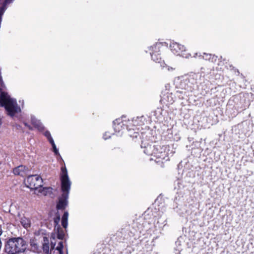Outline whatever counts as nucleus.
Wrapping results in <instances>:
<instances>
[{
    "instance_id": "f257e3e1",
    "label": "nucleus",
    "mask_w": 254,
    "mask_h": 254,
    "mask_svg": "<svg viewBox=\"0 0 254 254\" xmlns=\"http://www.w3.org/2000/svg\"><path fill=\"white\" fill-rule=\"evenodd\" d=\"M61 171V187L63 193L62 197L60 198L59 202L57 205V208L58 209H64L67 205L68 193L71 185V182L68 176L67 171L65 167H62Z\"/></svg>"
},
{
    "instance_id": "f03ea898",
    "label": "nucleus",
    "mask_w": 254,
    "mask_h": 254,
    "mask_svg": "<svg viewBox=\"0 0 254 254\" xmlns=\"http://www.w3.org/2000/svg\"><path fill=\"white\" fill-rule=\"evenodd\" d=\"M26 242L21 237L9 239L5 244V252L7 254H19L27 248Z\"/></svg>"
},
{
    "instance_id": "7ed1b4c3",
    "label": "nucleus",
    "mask_w": 254,
    "mask_h": 254,
    "mask_svg": "<svg viewBox=\"0 0 254 254\" xmlns=\"http://www.w3.org/2000/svg\"><path fill=\"white\" fill-rule=\"evenodd\" d=\"M0 107H4L8 115L13 117L16 114L21 112L16 100L10 98L5 92H1L0 96Z\"/></svg>"
},
{
    "instance_id": "20e7f679",
    "label": "nucleus",
    "mask_w": 254,
    "mask_h": 254,
    "mask_svg": "<svg viewBox=\"0 0 254 254\" xmlns=\"http://www.w3.org/2000/svg\"><path fill=\"white\" fill-rule=\"evenodd\" d=\"M42 179L38 175H30L24 181L26 187L31 190H37L42 187Z\"/></svg>"
},
{
    "instance_id": "39448f33",
    "label": "nucleus",
    "mask_w": 254,
    "mask_h": 254,
    "mask_svg": "<svg viewBox=\"0 0 254 254\" xmlns=\"http://www.w3.org/2000/svg\"><path fill=\"white\" fill-rule=\"evenodd\" d=\"M55 243L51 241V248L50 250V246L49 240L46 237L43 238V243L42 245V249L45 254H52V251H53L54 247H55Z\"/></svg>"
},
{
    "instance_id": "423d86ee",
    "label": "nucleus",
    "mask_w": 254,
    "mask_h": 254,
    "mask_svg": "<svg viewBox=\"0 0 254 254\" xmlns=\"http://www.w3.org/2000/svg\"><path fill=\"white\" fill-rule=\"evenodd\" d=\"M170 47L173 52L178 55H180L181 52L185 50V47L183 45L176 42L172 43Z\"/></svg>"
},
{
    "instance_id": "0eeeda50",
    "label": "nucleus",
    "mask_w": 254,
    "mask_h": 254,
    "mask_svg": "<svg viewBox=\"0 0 254 254\" xmlns=\"http://www.w3.org/2000/svg\"><path fill=\"white\" fill-rule=\"evenodd\" d=\"M28 171V168L23 165H20L15 168L13 170L15 175L21 176H25L27 174Z\"/></svg>"
},
{
    "instance_id": "6e6552de",
    "label": "nucleus",
    "mask_w": 254,
    "mask_h": 254,
    "mask_svg": "<svg viewBox=\"0 0 254 254\" xmlns=\"http://www.w3.org/2000/svg\"><path fill=\"white\" fill-rule=\"evenodd\" d=\"M160 47V44H156L154 45L153 47H152V50H154V49H155L156 50H158L159 48ZM158 51H156L154 52H153L152 53H151V56L152 58V59L156 63H160V61L161 60V57L159 54L157 53Z\"/></svg>"
},
{
    "instance_id": "1a4fd4ad",
    "label": "nucleus",
    "mask_w": 254,
    "mask_h": 254,
    "mask_svg": "<svg viewBox=\"0 0 254 254\" xmlns=\"http://www.w3.org/2000/svg\"><path fill=\"white\" fill-rule=\"evenodd\" d=\"M203 55H199V57L200 59H203L205 60H208L212 62H215L217 60V57L209 54L203 53Z\"/></svg>"
},
{
    "instance_id": "9d476101",
    "label": "nucleus",
    "mask_w": 254,
    "mask_h": 254,
    "mask_svg": "<svg viewBox=\"0 0 254 254\" xmlns=\"http://www.w3.org/2000/svg\"><path fill=\"white\" fill-rule=\"evenodd\" d=\"M31 122L32 124L39 130H42L44 127L39 121L37 120L34 117L31 116Z\"/></svg>"
},
{
    "instance_id": "9b49d317",
    "label": "nucleus",
    "mask_w": 254,
    "mask_h": 254,
    "mask_svg": "<svg viewBox=\"0 0 254 254\" xmlns=\"http://www.w3.org/2000/svg\"><path fill=\"white\" fill-rule=\"evenodd\" d=\"M153 148L152 149V155L156 156L157 158H164L165 156V152H159V148L153 146Z\"/></svg>"
},
{
    "instance_id": "f8f14e48",
    "label": "nucleus",
    "mask_w": 254,
    "mask_h": 254,
    "mask_svg": "<svg viewBox=\"0 0 254 254\" xmlns=\"http://www.w3.org/2000/svg\"><path fill=\"white\" fill-rule=\"evenodd\" d=\"M20 223L24 228L27 229L30 227L31 222L29 218L23 216L20 219Z\"/></svg>"
},
{
    "instance_id": "ddd939ff",
    "label": "nucleus",
    "mask_w": 254,
    "mask_h": 254,
    "mask_svg": "<svg viewBox=\"0 0 254 254\" xmlns=\"http://www.w3.org/2000/svg\"><path fill=\"white\" fill-rule=\"evenodd\" d=\"M68 213L67 211L64 212L62 218V225L64 228H66L67 226Z\"/></svg>"
},
{
    "instance_id": "4468645a",
    "label": "nucleus",
    "mask_w": 254,
    "mask_h": 254,
    "mask_svg": "<svg viewBox=\"0 0 254 254\" xmlns=\"http://www.w3.org/2000/svg\"><path fill=\"white\" fill-rule=\"evenodd\" d=\"M120 120H116L113 122L114 129L116 131L119 132L123 127L124 124L119 122Z\"/></svg>"
},
{
    "instance_id": "2eb2a0df",
    "label": "nucleus",
    "mask_w": 254,
    "mask_h": 254,
    "mask_svg": "<svg viewBox=\"0 0 254 254\" xmlns=\"http://www.w3.org/2000/svg\"><path fill=\"white\" fill-rule=\"evenodd\" d=\"M39 192L45 195H47L49 193H51L52 189L51 188H39Z\"/></svg>"
},
{
    "instance_id": "dca6fc26",
    "label": "nucleus",
    "mask_w": 254,
    "mask_h": 254,
    "mask_svg": "<svg viewBox=\"0 0 254 254\" xmlns=\"http://www.w3.org/2000/svg\"><path fill=\"white\" fill-rule=\"evenodd\" d=\"M57 237L60 240H63L64 237V232L62 228L58 226L57 227Z\"/></svg>"
},
{
    "instance_id": "f3484780",
    "label": "nucleus",
    "mask_w": 254,
    "mask_h": 254,
    "mask_svg": "<svg viewBox=\"0 0 254 254\" xmlns=\"http://www.w3.org/2000/svg\"><path fill=\"white\" fill-rule=\"evenodd\" d=\"M63 248H64L63 243V242L60 241L58 243V245L57 247V248H56V250L54 251V253L56 251H57L58 254H63Z\"/></svg>"
},
{
    "instance_id": "a211bd4d",
    "label": "nucleus",
    "mask_w": 254,
    "mask_h": 254,
    "mask_svg": "<svg viewBox=\"0 0 254 254\" xmlns=\"http://www.w3.org/2000/svg\"><path fill=\"white\" fill-rule=\"evenodd\" d=\"M153 148V146H152L151 145H147V146L145 147L144 150V153L148 155H152Z\"/></svg>"
},
{
    "instance_id": "6ab92c4d",
    "label": "nucleus",
    "mask_w": 254,
    "mask_h": 254,
    "mask_svg": "<svg viewBox=\"0 0 254 254\" xmlns=\"http://www.w3.org/2000/svg\"><path fill=\"white\" fill-rule=\"evenodd\" d=\"M50 143L52 144L54 152L56 154H58L59 153L58 150L57 149L56 146L55 144V142L54 141L53 139H51V142H50Z\"/></svg>"
},
{
    "instance_id": "aec40b11",
    "label": "nucleus",
    "mask_w": 254,
    "mask_h": 254,
    "mask_svg": "<svg viewBox=\"0 0 254 254\" xmlns=\"http://www.w3.org/2000/svg\"><path fill=\"white\" fill-rule=\"evenodd\" d=\"M60 220V216L59 215H58V216H57V217L56 218H54V225H55V227H56L57 225H58V226H59L58 225V224L59 223Z\"/></svg>"
},
{
    "instance_id": "412c9836",
    "label": "nucleus",
    "mask_w": 254,
    "mask_h": 254,
    "mask_svg": "<svg viewBox=\"0 0 254 254\" xmlns=\"http://www.w3.org/2000/svg\"><path fill=\"white\" fill-rule=\"evenodd\" d=\"M186 82L187 81L182 82L181 85L182 86V88H184L186 90H188L189 86L187 85Z\"/></svg>"
},
{
    "instance_id": "4be33fe9",
    "label": "nucleus",
    "mask_w": 254,
    "mask_h": 254,
    "mask_svg": "<svg viewBox=\"0 0 254 254\" xmlns=\"http://www.w3.org/2000/svg\"><path fill=\"white\" fill-rule=\"evenodd\" d=\"M45 135L48 138L49 142H51V139H53L49 131H47L45 132Z\"/></svg>"
},
{
    "instance_id": "5701e85b",
    "label": "nucleus",
    "mask_w": 254,
    "mask_h": 254,
    "mask_svg": "<svg viewBox=\"0 0 254 254\" xmlns=\"http://www.w3.org/2000/svg\"><path fill=\"white\" fill-rule=\"evenodd\" d=\"M167 97L168 98V102L169 104H172L174 102V100L172 97V94H169L167 95Z\"/></svg>"
},
{
    "instance_id": "b1692460",
    "label": "nucleus",
    "mask_w": 254,
    "mask_h": 254,
    "mask_svg": "<svg viewBox=\"0 0 254 254\" xmlns=\"http://www.w3.org/2000/svg\"><path fill=\"white\" fill-rule=\"evenodd\" d=\"M24 124L26 127H27L29 129H30V130L33 129V128L32 127H31L30 125H29L27 123L24 122Z\"/></svg>"
},
{
    "instance_id": "393cba45",
    "label": "nucleus",
    "mask_w": 254,
    "mask_h": 254,
    "mask_svg": "<svg viewBox=\"0 0 254 254\" xmlns=\"http://www.w3.org/2000/svg\"><path fill=\"white\" fill-rule=\"evenodd\" d=\"M166 68H167V70H168V71H170V70H173V69H174V68H173V67H169V66L166 67Z\"/></svg>"
},
{
    "instance_id": "a878e982",
    "label": "nucleus",
    "mask_w": 254,
    "mask_h": 254,
    "mask_svg": "<svg viewBox=\"0 0 254 254\" xmlns=\"http://www.w3.org/2000/svg\"><path fill=\"white\" fill-rule=\"evenodd\" d=\"M2 230L1 228V225H0V236L2 234Z\"/></svg>"
},
{
    "instance_id": "bb28decb",
    "label": "nucleus",
    "mask_w": 254,
    "mask_h": 254,
    "mask_svg": "<svg viewBox=\"0 0 254 254\" xmlns=\"http://www.w3.org/2000/svg\"><path fill=\"white\" fill-rule=\"evenodd\" d=\"M104 137L105 139H107V138L110 137V136H106V133H105V134L104 135Z\"/></svg>"
},
{
    "instance_id": "cd10ccee",
    "label": "nucleus",
    "mask_w": 254,
    "mask_h": 254,
    "mask_svg": "<svg viewBox=\"0 0 254 254\" xmlns=\"http://www.w3.org/2000/svg\"><path fill=\"white\" fill-rule=\"evenodd\" d=\"M33 247H34L35 249L37 248H38V246L37 245V244H34L33 245H31Z\"/></svg>"
},
{
    "instance_id": "c85d7f7f",
    "label": "nucleus",
    "mask_w": 254,
    "mask_h": 254,
    "mask_svg": "<svg viewBox=\"0 0 254 254\" xmlns=\"http://www.w3.org/2000/svg\"><path fill=\"white\" fill-rule=\"evenodd\" d=\"M56 250V249H55V248L54 249L53 251H52V254H57V251H56L54 253V251Z\"/></svg>"
},
{
    "instance_id": "c756f323",
    "label": "nucleus",
    "mask_w": 254,
    "mask_h": 254,
    "mask_svg": "<svg viewBox=\"0 0 254 254\" xmlns=\"http://www.w3.org/2000/svg\"><path fill=\"white\" fill-rule=\"evenodd\" d=\"M190 57V54H187L185 57L186 58H189Z\"/></svg>"
},
{
    "instance_id": "7c9ffc66",
    "label": "nucleus",
    "mask_w": 254,
    "mask_h": 254,
    "mask_svg": "<svg viewBox=\"0 0 254 254\" xmlns=\"http://www.w3.org/2000/svg\"><path fill=\"white\" fill-rule=\"evenodd\" d=\"M197 55V53H195V55L194 56V57L195 58Z\"/></svg>"
}]
</instances>
